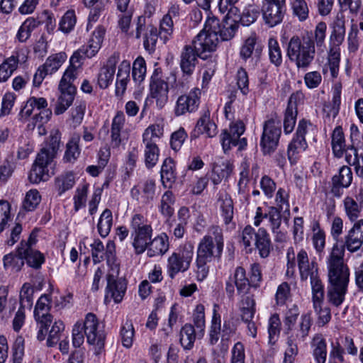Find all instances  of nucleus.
<instances>
[{"label":"nucleus","mask_w":363,"mask_h":363,"mask_svg":"<svg viewBox=\"0 0 363 363\" xmlns=\"http://www.w3.org/2000/svg\"><path fill=\"white\" fill-rule=\"evenodd\" d=\"M204 24L203 28L192 41L195 51L201 59L206 60L216 51L220 39H231L238 28V24Z\"/></svg>","instance_id":"f257e3e1"},{"label":"nucleus","mask_w":363,"mask_h":363,"mask_svg":"<svg viewBox=\"0 0 363 363\" xmlns=\"http://www.w3.org/2000/svg\"><path fill=\"white\" fill-rule=\"evenodd\" d=\"M328 284L326 298L328 302L335 307H339L345 299L350 282V269L347 264H342L339 259H334L327 262Z\"/></svg>","instance_id":"f03ea898"},{"label":"nucleus","mask_w":363,"mask_h":363,"mask_svg":"<svg viewBox=\"0 0 363 363\" xmlns=\"http://www.w3.org/2000/svg\"><path fill=\"white\" fill-rule=\"evenodd\" d=\"M224 248L223 229L218 225H211L206 234L200 240L196 255L202 258L220 260Z\"/></svg>","instance_id":"7ed1b4c3"},{"label":"nucleus","mask_w":363,"mask_h":363,"mask_svg":"<svg viewBox=\"0 0 363 363\" xmlns=\"http://www.w3.org/2000/svg\"><path fill=\"white\" fill-rule=\"evenodd\" d=\"M132 246L137 255L144 253L153 235L151 223L142 214H134L130 221Z\"/></svg>","instance_id":"20e7f679"},{"label":"nucleus","mask_w":363,"mask_h":363,"mask_svg":"<svg viewBox=\"0 0 363 363\" xmlns=\"http://www.w3.org/2000/svg\"><path fill=\"white\" fill-rule=\"evenodd\" d=\"M287 55L298 68H307L314 59L315 46L310 38L293 36L288 44Z\"/></svg>","instance_id":"39448f33"},{"label":"nucleus","mask_w":363,"mask_h":363,"mask_svg":"<svg viewBox=\"0 0 363 363\" xmlns=\"http://www.w3.org/2000/svg\"><path fill=\"white\" fill-rule=\"evenodd\" d=\"M194 325L186 323L180 330L179 341L184 350L193 348L196 337L202 338L205 333V308L202 304L196 306L193 313Z\"/></svg>","instance_id":"423d86ee"},{"label":"nucleus","mask_w":363,"mask_h":363,"mask_svg":"<svg viewBox=\"0 0 363 363\" xmlns=\"http://www.w3.org/2000/svg\"><path fill=\"white\" fill-rule=\"evenodd\" d=\"M163 134V128L159 124L149 125L143 133L144 162L147 169H152L158 162L160 156L158 143Z\"/></svg>","instance_id":"0eeeda50"},{"label":"nucleus","mask_w":363,"mask_h":363,"mask_svg":"<svg viewBox=\"0 0 363 363\" xmlns=\"http://www.w3.org/2000/svg\"><path fill=\"white\" fill-rule=\"evenodd\" d=\"M281 135L280 117L276 113L267 116L262 127L260 147L264 155H271L277 148Z\"/></svg>","instance_id":"6e6552de"},{"label":"nucleus","mask_w":363,"mask_h":363,"mask_svg":"<svg viewBox=\"0 0 363 363\" xmlns=\"http://www.w3.org/2000/svg\"><path fill=\"white\" fill-rule=\"evenodd\" d=\"M194 255V247L191 242L181 245L167 259V273L174 279L179 272H186L191 266Z\"/></svg>","instance_id":"1a4fd4ad"},{"label":"nucleus","mask_w":363,"mask_h":363,"mask_svg":"<svg viewBox=\"0 0 363 363\" xmlns=\"http://www.w3.org/2000/svg\"><path fill=\"white\" fill-rule=\"evenodd\" d=\"M363 244V232L360 229L359 224H355L345 236V242L340 244L337 242L333 245L331 252L327 258V262H331L334 259H339L342 264L344 262L345 250L350 252L357 251Z\"/></svg>","instance_id":"9d476101"},{"label":"nucleus","mask_w":363,"mask_h":363,"mask_svg":"<svg viewBox=\"0 0 363 363\" xmlns=\"http://www.w3.org/2000/svg\"><path fill=\"white\" fill-rule=\"evenodd\" d=\"M197 52L195 48L191 45H185L180 55V67L182 71V76L179 80H177L175 74H172V77L174 79V84L172 87L182 91L188 86L189 78L193 74L196 65L198 63Z\"/></svg>","instance_id":"9b49d317"},{"label":"nucleus","mask_w":363,"mask_h":363,"mask_svg":"<svg viewBox=\"0 0 363 363\" xmlns=\"http://www.w3.org/2000/svg\"><path fill=\"white\" fill-rule=\"evenodd\" d=\"M87 342L94 347V354H100L104 348L106 333L99 319L92 313H88L82 323Z\"/></svg>","instance_id":"f8f14e48"},{"label":"nucleus","mask_w":363,"mask_h":363,"mask_svg":"<svg viewBox=\"0 0 363 363\" xmlns=\"http://www.w3.org/2000/svg\"><path fill=\"white\" fill-rule=\"evenodd\" d=\"M345 34V28L344 24H335L330 36V41L333 43V45L330 48L328 57V65L331 77L333 79L337 78L338 75L340 61L339 45L343 42Z\"/></svg>","instance_id":"ddd939ff"},{"label":"nucleus","mask_w":363,"mask_h":363,"mask_svg":"<svg viewBox=\"0 0 363 363\" xmlns=\"http://www.w3.org/2000/svg\"><path fill=\"white\" fill-rule=\"evenodd\" d=\"M236 287L238 295H252L250 289L252 288L249 279L247 277L246 271L242 267L235 268L234 273L230 275L225 282V291L229 298H233Z\"/></svg>","instance_id":"4468645a"},{"label":"nucleus","mask_w":363,"mask_h":363,"mask_svg":"<svg viewBox=\"0 0 363 363\" xmlns=\"http://www.w3.org/2000/svg\"><path fill=\"white\" fill-rule=\"evenodd\" d=\"M174 24H147L144 39V48L152 52L155 50L158 38L165 42L173 32Z\"/></svg>","instance_id":"2eb2a0df"},{"label":"nucleus","mask_w":363,"mask_h":363,"mask_svg":"<svg viewBox=\"0 0 363 363\" xmlns=\"http://www.w3.org/2000/svg\"><path fill=\"white\" fill-rule=\"evenodd\" d=\"M201 93L200 89L194 88L188 94L179 96L174 108L175 116L196 112L200 104Z\"/></svg>","instance_id":"dca6fc26"},{"label":"nucleus","mask_w":363,"mask_h":363,"mask_svg":"<svg viewBox=\"0 0 363 363\" xmlns=\"http://www.w3.org/2000/svg\"><path fill=\"white\" fill-rule=\"evenodd\" d=\"M160 69H155L150 82V94L156 100L159 108H162L167 103L169 92L168 84L162 79Z\"/></svg>","instance_id":"f3484780"},{"label":"nucleus","mask_w":363,"mask_h":363,"mask_svg":"<svg viewBox=\"0 0 363 363\" xmlns=\"http://www.w3.org/2000/svg\"><path fill=\"white\" fill-rule=\"evenodd\" d=\"M52 160L45 155L43 152H38L32 169L28 175L30 182L38 184L42 181H47L52 172H50L49 165Z\"/></svg>","instance_id":"a211bd4d"},{"label":"nucleus","mask_w":363,"mask_h":363,"mask_svg":"<svg viewBox=\"0 0 363 363\" xmlns=\"http://www.w3.org/2000/svg\"><path fill=\"white\" fill-rule=\"evenodd\" d=\"M297 264L300 277L302 281L308 278L313 279L318 276V264L315 261L310 262L307 252L301 249L296 255Z\"/></svg>","instance_id":"6ab92c4d"},{"label":"nucleus","mask_w":363,"mask_h":363,"mask_svg":"<svg viewBox=\"0 0 363 363\" xmlns=\"http://www.w3.org/2000/svg\"><path fill=\"white\" fill-rule=\"evenodd\" d=\"M217 132V125L211 120L209 111H206L198 120L191 133L190 138L193 140L203 134H206L208 138H213L216 135Z\"/></svg>","instance_id":"aec40b11"},{"label":"nucleus","mask_w":363,"mask_h":363,"mask_svg":"<svg viewBox=\"0 0 363 363\" xmlns=\"http://www.w3.org/2000/svg\"><path fill=\"white\" fill-rule=\"evenodd\" d=\"M57 89L59 94L54 113L56 115H60L72 106L77 93V89L75 86H65L59 84Z\"/></svg>","instance_id":"412c9836"},{"label":"nucleus","mask_w":363,"mask_h":363,"mask_svg":"<svg viewBox=\"0 0 363 363\" xmlns=\"http://www.w3.org/2000/svg\"><path fill=\"white\" fill-rule=\"evenodd\" d=\"M27 57L23 51H16L0 65V82H6L17 69L19 63L26 61Z\"/></svg>","instance_id":"4be33fe9"},{"label":"nucleus","mask_w":363,"mask_h":363,"mask_svg":"<svg viewBox=\"0 0 363 363\" xmlns=\"http://www.w3.org/2000/svg\"><path fill=\"white\" fill-rule=\"evenodd\" d=\"M267 6L262 13L266 23H281L285 13L286 0H265Z\"/></svg>","instance_id":"5701e85b"},{"label":"nucleus","mask_w":363,"mask_h":363,"mask_svg":"<svg viewBox=\"0 0 363 363\" xmlns=\"http://www.w3.org/2000/svg\"><path fill=\"white\" fill-rule=\"evenodd\" d=\"M106 279V296H110L115 303H120L123 300L127 289L125 279H116L113 274H108Z\"/></svg>","instance_id":"b1692460"},{"label":"nucleus","mask_w":363,"mask_h":363,"mask_svg":"<svg viewBox=\"0 0 363 363\" xmlns=\"http://www.w3.org/2000/svg\"><path fill=\"white\" fill-rule=\"evenodd\" d=\"M106 28L102 25H98L92 33L87 45H83L81 49L84 56L91 58L96 55L101 47Z\"/></svg>","instance_id":"393cba45"},{"label":"nucleus","mask_w":363,"mask_h":363,"mask_svg":"<svg viewBox=\"0 0 363 363\" xmlns=\"http://www.w3.org/2000/svg\"><path fill=\"white\" fill-rule=\"evenodd\" d=\"M345 155V160L347 166L354 168L355 174L359 178H363V151L355 147L353 145H348Z\"/></svg>","instance_id":"a878e982"},{"label":"nucleus","mask_w":363,"mask_h":363,"mask_svg":"<svg viewBox=\"0 0 363 363\" xmlns=\"http://www.w3.org/2000/svg\"><path fill=\"white\" fill-rule=\"evenodd\" d=\"M169 248V237L165 233L152 238L147 248V255L149 257H154L164 255Z\"/></svg>","instance_id":"bb28decb"},{"label":"nucleus","mask_w":363,"mask_h":363,"mask_svg":"<svg viewBox=\"0 0 363 363\" xmlns=\"http://www.w3.org/2000/svg\"><path fill=\"white\" fill-rule=\"evenodd\" d=\"M23 254H25V250L23 247H17L15 252L4 255L3 257L4 269L11 272L21 271L25 263Z\"/></svg>","instance_id":"cd10ccee"},{"label":"nucleus","mask_w":363,"mask_h":363,"mask_svg":"<svg viewBox=\"0 0 363 363\" xmlns=\"http://www.w3.org/2000/svg\"><path fill=\"white\" fill-rule=\"evenodd\" d=\"M220 216L223 220L226 231L235 229V223L233 221L234 207L231 198L225 195L220 199Z\"/></svg>","instance_id":"c85d7f7f"},{"label":"nucleus","mask_w":363,"mask_h":363,"mask_svg":"<svg viewBox=\"0 0 363 363\" xmlns=\"http://www.w3.org/2000/svg\"><path fill=\"white\" fill-rule=\"evenodd\" d=\"M342 85L339 81L333 83L332 86V101L323 106V111L326 113L327 116L335 118L340 111L341 104V94Z\"/></svg>","instance_id":"c756f323"},{"label":"nucleus","mask_w":363,"mask_h":363,"mask_svg":"<svg viewBox=\"0 0 363 363\" xmlns=\"http://www.w3.org/2000/svg\"><path fill=\"white\" fill-rule=\"evenodd\" d=\"M220 142L224 152H227L233 147H238L239 150H243L247 145L245 138H240L227 130H224L220 134Z\"/></svg>","instance_id":"7c9ffc66"},{"label":"nucleus","mask_w":363,"mask_h":363,"mask_svg":"<svg viewBox=\"0 0 363 363\" xmlns=\"http://www.w3.org/2000/svg\"><path fill=\"white\" fill-rule=\"evenodd\" d=\"M331 140L332 150L334 156L337 158H341L346 153L347 147L345 135L341 126H337L333 131Z\"/></svg>","instance_id":"2f4dec72"},{"label":"nucleus","mask_w":363,"mask_h":363,"mask_svg":"<svg viewBox=\"0 0 363 363\" xmlns=\"http://www.w3.org/2000/svg\"><path fill=\"white\" fill-rule=\"evenodd\" d=\"M161 181L165 188H170L177 178L176 167L174 161L170 158H166L162 164L160 170Z\"/></svg>","instance_id":"473e14b6"},{"label":"nucleus","mask_w":363,"mask_h":363,"mask_svg":"<svg viewBox=\"0 0 363 363\" xmlns=\"http://www.w3.org/2000/svg\"><path fill=\"white\" fill-rule=\"evenodd\" d=\"M262 258L267 257L272 250V242L269 234L264 228H259L257 231V237L254 244Z\"/></svg>","instance_id":"72a5a7b5"},{"label":"nucleus","mask_w":363,"mask_h":363,"mask_svg":"<svg viewBox=\"0 0 363 363\" xmlns=\"http://www.w3.org/2000/svg\"><path fill=\"white\" fill-rule=\"evenodd\" d=\"M81 137L79 134H73L66 144V150L63 156L65 163L73 164L77 161L81 153L79 142Z\"/></svg>","instance_id":"f704fd0d"},{"label":"nucleus","mask_w":363,"mask_h":363,"mask_svg":"<svg viewBox=\"0 0 363 363\" xmlns=\"http://www.w3.org/2000/svg\"><path fill=\"white\" fill-rule=\"evenodd\" d=\"M125 115L121 111H117L111 123V143L113 147H118L121 143V132L125 124Z\"/></svg>","instance_id":"c9c22d12"},{"label":"nucleus","mask_w":363,"mask_h":363,"mask_svg":"<svg viewBox=\"0 0 363 363\" xmlns=\"http://www.w3.org/2000/svg\"><path fill=\"white\" fill-rule=\"evenodd\" d=\"M313 355L316 363H325L327 357V344L323 335L315 334L311 342Z\"/></svg>","instance_id":"e433bc0d"},{"label":"nucleus","mask_w":363,"mask_h":363,"mask_svg":"<svg viewBox=\"0 0 363 363\" xmlns=\"http://www.w3.org/2000/svg\"><path fill=\"white\" fill-rule=\"evenodd\" d=\"M307 147L308 144L305 138L294 135L287 148V155L291 164H296L299 154L304 152Z\"/></svg>","instance_id":"4c0bfd02"},{"label":"nucleus","mask_w":363,"mask_h":363,"mask_svg":"<svg viewBox=\"0 0 363 363\" xmlns=\"http://www.w3.org/2000/svg\"><path fill=\"white\" fill-rule=\"evenodd\" d=\"M256 303L254 295H244L240 297V312L242 321L253 320L256 312Z\"/></svg>","instance_id":"58836bf2"},{"label":"nucleus","mask_w":363,"mask_h":363,"mask_svg":"<svg viewBox=\"0 0 363 363\" xmlns=\"http://www.w3.org/2000/svg\"><path fill=\"white\" fill-rule=\"evenodd\" d=\"M50 303L48 295L43 294L38 298L33 312L35 320H52V315L50 313Z\"/></svg>","instance_id":"ea45409f"},{"label":"nucleus","mask_w":363,"mask_h":363,"mask_svg":"<svg viewBox=\"0 0 363 363\" xmlns=\"http://www.w3.org/2000/svg\"><path fill=\"white\" fill-rule=\"evenodd\" d=\"M61 134L59 130L52 131L49 138L45 143L39 152H43L51 160L55 157L60 149Z\"/></svg>","instance_id":"a19ab883"},{"label":"nucleus","mask_w":363,"mask_h":363,"mask_svg":"<svg viewBox=\"0 0 363 363\" xmlns=\"http://www.w3.org/2000/svg\"><path fill=\"white\" fill-rule=\"evenodd\" d=\"M281 329V323L278 314L272 315L268 320L267 332L268 343L271 346L275 345L278 341Z\"/></svg>","instance_id":"79ce46f5"},{"label":"nucleus","mask_w":363,"mask_h":363,"mask_svg":"<svg viewBox=\"0 0 363 363\" xmlns=\"http://www.w3.org/2000/svg\"><path fill=\"white\" fill-rule=\"evenodd\" d=\"M218 306L217 304H214L209 329V343L211 345H214L218 342L221 331V317L218 313Z\"/></svg>","instance_id":"37998d69"},{"label":"nucleus","mask_w":363,"mask_h":363,"mask_svg":"<svg viewBox=\"0 0 363 363\" xmlns=\"http://www.w3.org/2000/svg\"><path fill=\"white\" fill-rule=\"evenodd\" d=\"M328 363H346L342 338H337L330 342Z\"/></svg>","instance_id":"c03bdc74"},{"label":"nucleus","mask_w":363,"mask_h":363,"mask_svg":"<svg viewBox=\"0 0 363 363\" xmlns=\"http://www.w3.org/2000/svg\"><path fill=\"white\" fill-rule=\"evenodd\" d=\"M344 211L351 221H355L360 216L362 206L353 197L347 196L342 201Z\"/></svg>","instance_id":"a18cd8bd"},{"label":"nucleus","mask_w":363,"mask_h":363,"mask_svg":"<svg viewBox=\"0 0 363 363\" xmlns=\"http://www.w3.org/2000/svg\"><path fill=\"white\" fill-rule=\"evenodd\" d=\"M353 179V174L351 168L347 165L342 166L338 174L332 178V183L335 185H340L342 188H348Z\"/></svg>","instance_id":"49530a36"},{"label":"nucleus","mask_w":363,"mask_h":363,"mask_svg":"<svg viewBox=\"0 0 363 363\" xmlns=\"http://www.w3.org/2000/svg\"><path fill=\"white\" fill-rule=\"evenodd\" d=\"M113 225V216L110 209L106 208L101 214L97 224L99 234L106 238L111 232Z\"/></svg>","instance_id":"de8ad7c7"},{"label":"nucleus","mask_w":363,"mask_h":363,"mask_svg":"<svg viewBox=\"0 0 363 363\" xmlns=\"http://www.w3.org/2000/svg\"><path fill=\"white\" fill-rule=\"evenodd\" d=\"M75 184L74 177L72 172H67L57 177L55 179V188L59 195L72 189Z\"/></svg>","instance_id":"09e8293b"},{"label":"nucleus","mask_w":363,"mask_h":363,"mask_svg":"<svg viewBox=\"0 0 363 363\" xmlns=\"http://www.w3.org/2000/svg\"><path fill=\"white\" fill-rule=\"evenodd\" d=\"M67 59V55L64 52H60L49 56L45 63L43 65L46 72L52 74L57 72Z\"/></svg>","instance_id":"8fccbe9b"},{"label":"nucleus","mask_w":363,"mask_h":363,"mask_svg":"<svg viewBox=\"0 0 363 363\" xmlns=\"http://www.w3.org/2000/svg\"><path fill=\"white\" fill-rule=\"evenodd\" d=\"M297 114L296 107L294 106L290 101L284 112V132L285 134L288 135L294 130L296 123Z\"/></svg>","instance_id":"3c124183"},{"label":"nucleus","mask_w":363,"mask_h":363,"mask_svg":"<svg viewBox=\"0 0 363 363\" xmlns=\"http://www.w3.org/2000/svg\"><path fill=\"white\" fill-rule=\"evenodd\" d=\"M310 280L312 291L313 306L318 307L319 306V303H323L324 301V285L319 278V276Z\"/></svg>","instance_id":"603ef678"},{"label":"nucleus","mask_w":363,"mask_h":363,"mask_svg":"<svg viewBox=\"0 0 363 363\" xmlns=\"http://www.w3.org/2000/svg\"><path fill=\"white\" fill-rule=\"evenodd\" d=\"M23 256L27 264L35 269H40L45 262L43 254L37 250H29L28 247H26Z\"/></svg>","instance_id":"864d4df0"},{"label":"nucleus","mask_w":363,"mask_h":363,"mask_svg":"<svg viewBox=\"0 0 363 363\" xmlns=\"http://www.w3.org/2000/svg\"><path fill=\"white\" fill-rule=\"evenodd\" d=\"M239 176L238 194L244 195L247 191L250 182V163L247 160H243L241 162Z\"/></svg>","instance_id":"5fc2aeb1"},{"label":"nucleus","mask_w":363,"mask_h":363,"mask_svg":"<svg viewBox=\"0 0 363 363\" xmlns=\"http://www.w3.org/2000/svg\"><path fill=\"white\" fill-rule=\"evenodd\" d=\"M41 196L37 189L28 191L22 203V208L26 211H33L39 205Z\"/></svg>","instance_id":"6e6d98bb"},{"label":"nucleus","mask_w":363,"mask_h":363,"mask_svg":"<svg viewBox=\"0 0 363 363\" xmlns=\"http://www.w3.org/2000/svg\"><path fill=\"white\" fill-rule=\"evenodd\" d=\"M269 57L271 63L276 67H279L282 64V55L281 48L277 40L270 38L268 41Z\"/></svg>","instance_id":"4d7b16f0"},{"label":"nucleus","mask_w":363,"mask_h":363,"mask_svg":"<svg viewBox=\"0 0 363 363\" xmlns=\"http://www.w3.org/2000/svg\"><path fill=\"white\" fill-rule=\"evenodd\" d=\"M64 329L65 325L62 321L58 320L52 323L51 329L48 330L47 339V345L48 347H52L60 341Z\"/></svg>","instance_id":"13d9d810"},{"label":"nucleus","mask_w":363,"mask_h":363,"mask_svg":"<svg viewBox=\"0 0 363 363\" xmlns=\"http://www.w3.org/2000/svg\"><path fill=\"white\" fill-rule=\"evenodd\" d=\"M104 259L106 260L107 264L111 268L112 270L118 272L119 264L117 262L116 255V245L113 240H108L106 243V248H104Z\"/></svg>","instance_id":"bf43d9fd"},{"label":"nucleus","mask_w":363,"mask_h":363,"mask_svg":"<svg viewBox=\"0 0 363 363\" xmlns=\"http://www.w3.org/2000/svg\"><path fill=\"white\" fill-rule=\"evenodd\" d=\"M211 261L196 255L194 271L196 274L197 281H203L208 275L209 265Z\"/></svg>","instance_id":"052dcab7"},{"label":"nucleus","mask_w":363,"mask_h":363,"mask_svg":"<svg viewBox=\"0 0 363 363\" xmlns=\"http://www.w3.org/2000/svg\"><path fill=\"white\" fill-rule=\"evenodd\" d=\"M134 328L132 321L126 320L122 325L121 329V337L122 344L124 347L129 348L132 346L134 337Z\"/></svg>","instance_id":"680f3d73"},{"label":"nucleus","mask_w":363,"mask_h":363,"mask_svg":"<svg viewBox=\"0 0 363 363\" xmlns=\"http://www.w3.org/2000/svg\"><path fill=\"white\" fill-rule=\"evenodd\" d=\"M89 185L82 184L77 188L75 195L73 197L74 209L77 212L86 205V197L88 194Z\"/></svg>","instance_id":"e2e57ef3"},{"label":"nucleus","mask_w":363,"mask_h":363,"mask_svg":"<svg viewBox=\"0 0 363 363\" xmlns=\"http://www.w3.org/2000/svg\"><path fill=\"white\" fill-rule=\"evenodd\" d=\"M174 202L173 193L170 191H167L162 195L160 204V212L162 215L167 217H170L174 213V208L172 206Z\"/></svg>","instance_id":"0e129e2a"},{"label":"nucleus","mask_w":363,"mask_h":363,"mask_svg":"<svg viewBox=\"0 0 363 363\" xmlns=\"http://www.w3.org/2000/svg\"><path fill=\"white\" fill-rule=\"evenodd\" d=\"M146 74V63L143 57H138L133 65L132 75L134 81L140 83Z\"/></svg>","instance_id":"69168bd1"},{"label":"nucleus","mask_w":363,"mask_h":363,"mask_svg":"<svg viewBox=\"0 0 363 363\" xmlns=\"http://www.w3.org/2000/svg\"><path fill=\"white\" fill-rule=\"evenodd\" d=\"M33 289L30 284L23 285L20 292L21 308H31L33 306Z\"/></svg>","instance_id":"338daca9"},{"label":"nucleus","mask_w":363,"mask_h":363,"mask_svg":"<svg viewBox=\"0 0 363 363\" xmlns=\"http://www.w3.org/2000/svg\"><path fill=\"white\" fill-rule=\"evenodd\" d=\"M114 71L101 67L97 77V84L100 89H105L112 83L114 77Z\"/></svg>","instance_id":"774afa93"}]
</instances>
